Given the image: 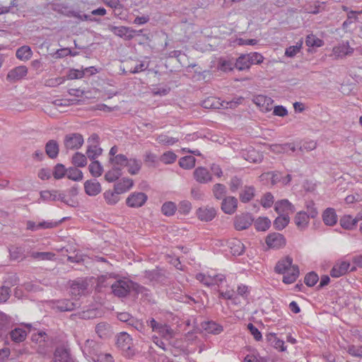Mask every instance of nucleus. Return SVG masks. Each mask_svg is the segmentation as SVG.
Instances as JSON below:
<instances>
[{
  "mask_svg": "<svg viewBox=\"0 0 362 362\" xmlns=\"http://www.w3.org/2000/svg\"><path fill=\"white\" fill-rule=\"evenodd\" d=\"M111 288L114 295L119 298L127 296L131 290L139 293L145 289L144 287L127 279L117 280L112 284Z\"/></svg>",
  "mask_w": 362,
  "mask_h": 362,
  "instance_id": "f257e3e1",
  "label": "nucleus"
},
{
  "mask_svg": "<svg viewBox=\"0 0 362 362\" xmlns=\"http://www.w3.org/2000/svg\"><path fill=\"white\" fill-rule=\"evenodd\" d=\"M146 324L151 328L152 332H156L159 336L166 340L172 339L175 337L176 332L169 325L158 322L153 317L147 320Z\"/></svg>",
  "mask_w": 362,
  "mask_h": 362,
  "instance_id": "f03ea898",
  "label": "nucleus"
},
{
  "mask_svg": "<svg viewBox=\"0 0 362 362\" xmlns=\"http://www.w3.org/2000/svg\"><path fill=\"white\" fill-rule=\"evenodd\" d=\"M117 347L127 356H130L134 354L132 339L126 332H121L117 338Z\"/></svg>",
  "mask_w": 362,
  "mask_h": 362,
  "instance_id": "7ed1b4c3",
  "label": "nucleus"
},
{
  "mask_svg": "<svg viewBox=\"0 0 362 362\" xmlns=\"http://www.w3.org/2000/svg\"><path fill=\"white\" fill-rule=\"evenodd\" d=\"M83 144V138L78 133L68 134L64 136V145L67 150H76L80 148Z\"/></svg>",
  "mask_w": 362,
  "mask_h": 362,
  "instance_id": "20e7f679",
  "label": "nucleus"
},
{
  "mask_svg": "<svg viewBox=\"0 0 362 362\" xmlns=\"http://www.w3.org/2000/svg\"><path fill=\"white\" fill-rule=\"evenodd\" d=\"M148 196L141 192L131 193L126 199V204L130 208H139L145 204Z\"/></svg>",
  "mask_w": 362,
  "mask_h": 362,
  "instance_id": "39448f33",
  "label": "nucleus"
},
{
  "mask_svg": "<svg viewBox=\"0 0 362 362\" xmlns=\"http://www.w3.org/2000/svg\"><path fill=\"white\" fill-rule=\"evenodd\" d=\"M109 30L112 32L115 35L120 37H126L127 40L132 39L136 33H140L141 30L136 31L131 28L126 26H114L109 25Z\"/></svg>",
  "mask_w": 362,
  "mask_h": 362,
  "instance_id": "423d86ee",
  "label": "nucleus"
},
{
  "mask_svg": "<svg viewBox=\"0 0 362 362\" xmlns=\"http://www.w3.org/2000/svg\"><path fill=\"white\" fill-rule=\"evenodd\" d=\"M254 219L249 213L238 215L234 218V227L238 230L248 228L253 223Z\"/></svg>",
  "mask_w": 362,
  "mask_h": 362,
  "instance_id": "0eeeda50",
  "label": "nucleus"
},
{
  "mask_svg": "<svg viewBox=\"0 0 362 362\" xmlns=\"http://www.w3.org/2000/svg\"><path fill=\"white\" fill-rule=\"evenodd\" d=\"M266 243L269 248L279 249L286 245L284 236L279 233L269 234L266 238Z\"/></svg>",
  "mask_w": 362,
  "mask_h": 362,
  "instance_id": "6e6552de",
  "label": "nucleus"
},
{
  "mask_svg": "<svg viewBox=\"0 0 362 362\" xmlns=\"http://www.w3.org/2000/svg\"><path fill=\"white\" fill-rule=\"evenodd\" d=\"M196 215L201 221L209 222L216 217V210L212 206H202L196 211Z\"/></svg>",
  "mask_w": 362,
  "mask_h": 362,
  "instance_id": "1a4fd4ad",
  "label": "nucleus"
},
{
  "mask_svg": "<svg viewBox=\"0 0 362 362\" xmlns=\"http://www.w3.org/2000/svg\"><path fill=\"white\" fill-rule=\"evenodd\" d=\"M354 48L351 47L348 41L334 46L332 49V54L335 58H344L346 56L351 55L354 53Z\"/></svg>",
  "mask_w": 362,
  "mask_h": 362,
  "instance_id": "9d476101",
  "label": "nucleus"
},
{
  "mask_svg": "<svg viewBox=\"0 0 362 362\" xmlns=\"http://www.w3.org/2000/svg\"><path fill=\"white\" fill-rule=\"evenodd\" d=\"M253 103L259 107L260 110L264 112H269L272 110L273 100L263 95H258L253 98Z\"/></svg>",
  "mask_w": 362,
  "mask_h": 362,
  "instance_id": "9b49d317",
  "label": "nucleus"
},
{
  "mask_svg": "<svg viewBox=\"0 0 362 362\" xmlns=\"http://www.w3.org/2000/svg\"><path fill=\"white\" fill-rule=\"evenodd\" d=\"M194 180L200 184H206L212 181L213 177L208 169L198 167L193 172Z\"/></svg>",
  "mask_w": 362,
  "mask_h": 362,
  "instance_id": "f8f14e48",
  "label": "nucleus"
},
{
  "mask_svg": "<svg viewBox=\"0 0 362 362\" xmlns=\"http://www.w3.org/2000/svg\"><path fill=\"white\" fill-rule=\"evenodd\" d=\"M238 199L235 197L228 196L222 199L221 208L226 214H233L238 208Z\"/></svg>",
  "mask_w": 362,
  "mask_h": 362,
  "instance_id": "ddd939ff",
  "label": "nucleus"
},
{
  "mask_svg": "<svg viewBox=\"0 0 362 362\" xmlns=\"http://www.w3.org/2000/svg\"><path fill=\"white\" fill-rule=\"evenodd\" d=\"M27 74L28 68L25 66H18L8 71L6 79L10 82H15L22 79Z\"/></svg>",
  "mask_w": 362,
  "mask_h": 362,
  "instance_id": "4468645a",
  "label": "nucleus"
},
{
  "mask_svg": "<svg viewBox=\"0 0 362 362\" xmlns=\"http://www.w3.org/2000/svg\"><path fill=\"white\" fill-rule=\"evenodd\" d=\"M77 304L67 299L57 300L52 302V308L59 312H68L74 310Z\"/></svg>",
  "mask_w": 362,
  "mask_h": 362,
  "instance_id": "2eb2a0df",
  "label": "nucleus"
},
{
  "mask_svg": "<svg viewBox=\"0 0 362 362\" xmlns=\"http://www.w3.org/2000/svg\"><path fill=\"white\" fill-rule=\"evenodd\" d=\"M275 211L279 214L288 215L295 211L294 206L287 199L278 201L275 204Z\"/></svg>",
  "mask_w": 362,
  "mask_h": 362,
  "instance_id": "dca6fc26",
  "label": "nucleus"
},
{
  "mask_svg": "<svg viewBox=\"0 0 362 362\" xmlns=\"http://www.w3.org/2000/svg\"><path fill=\"white\" fill-rule=\"evenodd\" d=\"M310 218L309 215L305 211H300L296 214L294 223L298 230H304L309 225Z\"/></svg>",
  "mask_w": 362,
  "mask_h": 362,
  "instance_id": "f3484780",
  "label": "nucleus"
},
{
  "mask_svg": "<svg viewBox=\"0 0 362 362\" xmlns=\"http://www.w3.org/2000/svg\"><path fill=\"white\" fill-rule=\"evenodd\" d=\"M84 189L89 196H96L100 193L102 188L100 182L95 180H87L84 183Z\"/></svg>",
  "mask_w": 362,
  "mask_h": 362,
  "instance_id": "a211bd4d",
  "label": "nucleus"
},
{
  "mask_svg": "<svg viewBox=\"0 0 362 362\" xmlns=\"http://www.w3.org/2000/svg\"><path fill=\"white\" fill-rule=\"evenodd\" d=\"M54 362H74L71 358L69 350L59 347L57 348L54 354Z\"/></svg>",
  "mask_w": 362,
  "mask_h": 362,
  "instance_id": "6ab92c4d",
  "label": "nucleus"
},
{
  "mask_svg": "<svg viewBox=\"0 0 362 362\" xmlns=\"http://www.w3.org/2000/svg\"><path fill=\"white\" fill-rule=\"evenodd\" d=\"M350 264L348 262H341L336 264L330 272V275L332 277L338 278L344 275L349 270Z\"/></svg>",
  "mask_w": 362,
  "mask_h": 362,
  "instance_id": "aec40b11",
  "label": "nucleus"
},
{
  "mask_svg": "<svg viewBox=\"0 0 362 362\" xmlns=\"http://www.w3.org/2000/svg\"><path fill=\"white\" fill-rule=\"evenodd\" d=\"M133 180L128 177H124L115 185L114 189L117 194H120L129 190L133 187Z\"/></svg>",
  "mask_w": 362,
  "mask_h": 362,
  "instance_id": "412c9836",
  "label": "nucleus"
},
{
  "mask_svg": "<svg viewBox=\"0 0 362 362\" xmlns=\"http://www.w3.org/2000/svg\"><path fill=\"white\" fill-rule=\"evenodd\" d=\"M87 289V284L83 280L74 281L71 285V294L74 297L83 295Z\"/></svg>",
  "mask_w": 362,
  "mask_h": 362,
  "instance_id": "4be33fe9",
  "label": "nucleus"
},
{
  "mask_svg": "<svg viewBox=\"0 0 362 362\" xmlns=\"http://www.w3.org/2000/svg\"><path fill=\"white\" fill-rule=\"evenodd\" d=\"M322 221L327 226H334L337 222V216L333 208L326 209L322 214Z\"/></svg>",
  "mask_w": 362,
  "mask_h": 362,
  "instance_id": "5701e85b",
  "label": "nucleus"
},
{
  "mask_svg": "<svg viewBox=\"0 0 362 362\" xmlns=\"http://www.w3.org/2000/svg\"><path fill=\"white\" fill-rule=\"evenodd\" d=\"M296 266V264H293V259L290 257H286L282 259H280L275 267V272L281 274L286 272L287 270H290L289 269Z\"/></svg>",
  "mask_w": 362,
  "mask_h": 362,
  "instance_id": "b1692460",
  "label": "nucleus"
},
{
  "mask_svg": "<svg viewBox=\"0 0 362 362\" xmlns=\"http://www.w3.org/2000/svg\"><path fill=\"white\" fill-rule=\"evenodd\" d=\"M228 246L233 255H240L244 252V245L238 239L233 238L229 240L228 241Z\"/></svg>",
  "mask_w": 362,
  "mask_h": 362,
  "instance_id": "393cba45",
  "label": "nucleus"
},
{
  "mask_svg": "<svg viewBox=\"0 0 362 362\" xmlns=\"http://www.w3.org/2000/svg\"><path fill=\"white\" fill-rule=\"evenodd\" d=\"M289 269L286 272L281 273L284 274L283 282L287 284L295 282L299 276V269L297 265Z\"/></svg>",
  "mask_w": 362,
  "mask_h": 362,
  "instance_id": "a878e982",
  "label": "nucleus"
},
{
  "mask_svg": "<svg viewBox=\"0 0 362 362\" xmlns=\"http://www.w3.org/2000/svg\"><path fill=\"white\" fill-rule=\"evenodd\" d=\"M255 195V189L253 186L245 185L240 192L239 198L243 203L250 202Z\"/></svg>",
  "mask_w": 362,
  "mask_h": 362,
  "instance_id": "bb28decb",
  "label": "nucleus"
},
{
  "mask_svg": "<svg viewBox=\"0 0 362 362\" xmlns=\"http://www.w3.org/2000/svg\"><path fill=\"white\" fill-rule=\"evenodd\" d=\"M59 144L55 140H49L45 145L46 154L50 158H55L59 154Z\"/></svg>",
  "mask_w": 362,
  "mask_h": 362,
  "instance_id": "cd10ccee",
  "label": "nucleus"
},
{
  "mask_svg": "<svg viewBox=\"0 0 362 362\" xmlns=\"http://www.w3.org/2000/svg\"><path fill=\"white\" fill-rule=\"evenodd\" d=\"M127 158H128L124 154H117L114 157H110L109 162L111 165L120 169L122 171V168L127 165Z\"/></svg>",
  "mask_w": 362,
  "mask_h": 362,
  "instance_id": "c85d7f7f",
  "label": "nucleus"
},
{
  "mask_svg": "<svg viewBox=\"0 0 362 362\" xmlns=\"http://www.w3.org/2000/svg\"><path fill=\"white\" fill-rule=\"evenodd\" d=\"M202 106L206 109H221L223 101L216 97H209L203 100Z\"/></svg>",
  "mask_w": 362,
  "mask_h": 362,
  "instance_id": "c756f323",
  "label": "nucleus"
},
{
  "mask_svg": "<svg viewBox=\"0 0 362 362\" xmlns=\"http://www.w3.org/2000/svg\"><path fill=\"white\" fill-rule=\"evenodd\" d=\"M142 163L140 160L136 158H127V168L128 173L131 175H136L139 173L141 168Z\"/></svg>",
  "mask_w": 362,
  "mask_h": 362,
  "instance_id": "7c9ffc66",
  "label": "nucleus"
},
{
  "mask_svg": "<svg viewBox=\"0 0 362 362\" xmlns=\"http://www.w3.org/2000/svg\"><path fill=\"white\" fill-rule=\"evenodd\" d=\"M267 339L271 344L276 349H279L281 351H284L286 350V346L284 345V341L283 340L279 339L276 334L269 333L267 336Z\"/></svg>",
  "mask_w": 362,
  "mask_h": 362,
  "instance_id": "2f4dec72",
  "label": "nucleus"
},
{
  "mask_svg": "<svg viewBox=\"0 0 362 362\" xmlns=\"http://www.w3.org/2000/svg\"><path fill=\"white\" fill-rule=\"evenodd\" d=\"M92 69H93V66L86 68L83 70L71 69L66 76V78L68 80L82 78L86 74V73H90V74L91 75L93 74V72L91 71Z\"/></svg>",
  "mask_w": 362,
  "mask_h": 362,
  "instance_id": "473e14b6",
  "label": "nucleus"
},
{
  "mask_svg": "<svg viewBox=\"0 0 362 362\" xmlns=\"http://www.w3.org/2000/svg\"><path fill=\"white\" fill-rule=\"evenodd\" d=\"M33 55V52L31 48L29 46L24 45L19 47L16 50V57L21 61H28L29 60Z\"/></svg>",
  "mask_w": 362,
  "mask_h": 362,
  "instance_id": "72a5a7b5",
  "label": "nucleus"
},
{
  "mask_svg": "<svg viewBox=\"0 0 362 362\" xmlns=\"http://www.w3.org/2000/svg\"><path fill=\"white\" fill-rule=\"evenodd\" d=\"M212 193L216 199L221 200L223 199L224 197H226V193H227V188L226 185L221 184V183H216L212 187Z\"/></svg>",
  "mask_w": 362,
  "mask_h": 362,
  "instance_id": "f704fd0d",
  "label": "nucleus"
},
{
  "mask_svg": "<svg viewBox=\"0 0 362 362\" xmlns=\"http://www.w3.org/2000/svg\"><path fill=\"white\" fill-rule=\"evenodd\" d=\"M27 336V332L22 328L17 327L10 332V337L12 341L16 343L23 341Z\"/></svg>",
  "mask_w": 362,
  "mask_h": 362,
  "instance_id": "c9c22d12",
  "label": "nucleus"
},
{
  "mask_svg": "<svg viewBox=\"0 0 362 362\" xmlns=\"http://www.w3.org/2000/svg\"><path fill=\"white\" fill-rule=\"evenodd\" d=\"M202 327L209 333L214 334H218L223 331L222 326L214 322H203L202 323Z\"/></svg>",
  "mask_w": 362,
  "mask_h": 362,
  "instance_id": "e433bc0d",
  "label": "nucleus"
},
{
  "mask_svg": "<svg viewBox=\"0 0 362 362\" xmlns=\"http://www.w3.org/2000/svg\"><path fill=\"white\" fill-rule=\"evenodd\" d=\"M290 149L294 152L296 151V146L292 143H286L284 144H273L271 146V150L276 153H284L287 152V150Z\"/></svg>",
  "mask_w": 362,
  "mask_h": 362,
  "instance_id": "4c0bfd02",
  "label": "nucleus"
},
{
  "mask_svg": "<svg viewBox=\"0 0 362 362\" xmlns=\"http://www.w3.org/2000/svg\"><path fill=\"white\" fill-rule=\"evenodd\" d=\"M71 162L74 166L83 168L87 165V158L84 154L76 152L73 155Z\"/></svg>",
  "mask_w": 362,
  "mask_h": 362,
  "instance_id": "58836bf2",
  "label": "nucleus"
},
{
  "mask_svg": "<svg viewBox=\"0 0 362 362\" xmlns=\"http://www.w3.org/2000/svg\"><path fill=\"white\" fill-rule=\"evenodd\" d=\"M119 194L115 189L114 191L107 190L103 193V197L107 204L115 205L119 200Z\"/></svg>",
  "mask_w": 362,
  "mask_h": 362,
  "instance_id": "ea45409f",
  "label": "nucleus"
},
{
  "mask_svg": "<svg viewBox=\"0 0 362 362\" xmlns=\"http://www.w3.org/2000/svg\"><path fill=\"white\" fill-rule=\"evenodd\" d=\"M340 225L343 228L352 230L356 226V220L350 215H345L341 218Z\"/></svg>",
  "mask_w": 362,
  "mask_h": 362,
  "instance_id": "a19ab883",
  "label": "nucleus"
},
{
  "mask_svg": "<svg viewBox=\"0 0 362 362\" xmlns=\"http://www.w3.org/2000/svg\"><path fill=\"white\" fill-rule=\"evenodd\" d=\"M251 64L249 61V58L247 57V54H243L240 56L235 64V66L238 70H245L248 69L250 67Z\"/></svg>",
  "mask_w": 362,
  "mask_h": 362,
  "instance_id": "79ce46f5",
  "label": "nucleus"
},
{
  "mask_svg": "<svg viewBox=\"0 0 362 362\" xmlns=\"http://www.w3.org/2000/svg\"><path fill=\"white\" fill-rule=\"evenodd\" d=\"M274 221V226L276 229L283 230L289 223L290 218L288 215L279 214Z\"/></svg>",
  "mask_w": 362,
  "mask_h": 362,
  "instance_id": "37998d69",
  "label": "nucleus"
},
{
  "mask_svg": "<svg viewBox=\"0 0 362 362\" xmlns=\"http://www.w3.org/2000/svg\"><path fill=\"white\" fill-rule=\"evenodd\" d=\"M271 221L267 217H259L255 221V228L259 231H265L270 227Z\"/></svg>",
  "mask_w": 362,
  "mask_h": 362,
  "instance_id": "c03bdc74",
  "label": "nucleus"
},
{
  "mask_svg": "<svg viewBox=\"0 0 362 362\" xmlns=\"http://www.w3.org/2000/svg\"><path fill=\"white\" fill-rule=\"evenodd\" d=\"M122 175V171L119 168L112 165V168L105 175V179L108 182L117 180Z\"/></svg>",
  "mask_w": 362,
  "mask_h": 362,
  "instance_id": "a18cd8bd",
  "label": "nucleus"
},
{
  "mask_svg": "<svg viewBox=\"0 0 362 362\" xmlns=\"http://www.w3.org/2000/svg\"><path fill=\"white\" fill-rule=\"evenodd\" d=\"M89 171L92 176L100 177L103 172V168L98 160L93 161L88 166Z\"/></svg>",
  "mask_w": 362,
  "mask_h": 362,
  "instance_id": "49530a36",
  "label": "nucleus"
},
{
  "mask_svg": "<svg viewBox=\"0 0 362 362\" xmlns=\"http://www.w3.org/2000/svg\"><path fill=\"white\" fill-rule=\"evenodd\" d=\"M196 159L192 156H185L181 158L179 161V165L184 169H192L195 165Z\"/></svg>",
  "mask_w": 362,
  "mask_h": 362,
  "instance_id": "de8ad7c7",
  "label": "nucleus"
},
{
  "mask_svg": "<svg viewBox=\"0 0 362 362\" xmlns=\"http://www.w3.org/2000/svg\"><path fill=\"white\" fill-rule=\"evenodd\" d=\"M66 176L69 179L74 181H81L83 177L82 171L76 168H70L67 169Z\"/></svg>",
  "mask_w": 362,
  "mask_h": 362,
  "instance_id": "09e8293b",
  "label": "nucleus"
},
{
  "mask_svg": "<svg viewBox=\"0 0 362 362\" xmlns=\"http://www.w3.org/2000/svg\"><path fill=\"white\" fill-rule=\"evenodd\" d=\"M191 197L197 201H203L205 198V194L202 189L201 187L198 185H194L192 187L190 190Z\"/></svg>",
  "mask_w": 362,
  "mask_h": 362,
  "instance_id": "8fccbe9b",
  "label": "nucleus"
},
{
  "mask_svg": "<svg viewBox=\"0 0 362 362\" xmlns=\"http://www.w3.org/2000/svg\"><path fill=\"white\" fill-rule=\"evenodd\" d=\"M102 148L97 144L91 145L88 147L86 151L87 156L90 160H94L102 153Z\"/></svg>",
  "mask_w": 362,
  "mask_h": 362,
  "instance_id": "3c124183",
  "label": "nucleus"
},
{
  "mask_svg": "<svg viewBox=\"0 0 362 362\" xmlns=\"http://www.w3.org/2000/svg\"><path fill=\"white\" fill-rule=\"evenodd\" d=\"M177 206L173 202H167L164 203L161 207L162 213L165 216H173L175 213Z\"/></svg>",
  "mask_w": 362,
  "mask_h": 362,
  "instance_id": "603ef678",
  "label": "nucleus"
},
{
  "mask_svg": "<svg viewBox=\"0 0 362 362\" xmlns=\"http://www.w3.org/2000/svg\"><path fill=\"white\" fill-rule=\"evenodd\" d=\"M260 179L264 180L265 179L271 178L272 184L275 185L278 182H281V176L279 172H268L265 173H262L260 175Z\"/></svg>",
  "mask_w": 362,
  "mask_h": 362,
  "instance_id": "864d4df0",
  "label": "nucleus"
},
{
  "mask_svg": "<svg viewBox=\"0 0 362 362\" xmlns=\"http://www.w3.org/2000/svg\"><path fill=\"white\" fill-rule=\"evenodd\" d=\"M54 255V253L49 252H33L30 257L40 260H52Z\"/></svg>",
  "mask_w": 362,
  "mask_h": 362,
  "instance_id": "5fc2aeb1",
  "label": "nucleus"
},
{
  "mask_svg": "<svg viewBox=\"0 0 362 362\" xmlns=\"http://www.w3.org/2000/svg\"><path fill=\"white\" fill-rule=\"evenodd\" d=\"M40 199L44 202H54L57 200V190H44L40 192Z\"/></svg>",
  "mask_w": 362,
  "mask_h": 362,
  "instance_id": "6e6d98bb",
  "label": "nucleus"
},
{
  "mask_svg": "<svg viewBox=\"0 0 362 362\" xmlns=\"http://www.w3.org/2000/svg\"><path fill=\"white\" fill-rule=\"evenodd\" d=\"M110 331V325L106 322L98 323L95 327V332L100 338L105 337Z\"/></svg>",
  "mask_w": 362,
  "mask_h": 362,
  "instance_id": "4d7b16f0",
  "label": "nucleus"
},
{
  "mask_svg": "<svg viewBox=\"0 0 362 362\" xmlns=\"http://www.w3.org/2000/svg\"><path fill=\"white\" fill-rule=\"evenodd\" d=\"M303 42L300 41L296 43L294 46H290L285 51V55L288 57H295L300 51L302 47Z\"/></svg>",
  "mask_w": 362,
  "mask_h": 362,
  "instance_id": "13d9d810",
  "label": "nucleus"
},
{
  "mask_svg": "<svg viewBox=\"0 0 362 362\" xmlns=\"http://www.w3.org/2000/svg\"><path fill=\"white\" fill-rule=\"evenodd\" d=\"M156 141L160 144L170 146L177 142L178 139L165 134H160L157 136Z\"/></svg>",
  "mask_w": 362,
  "mask_h": 362,
  "instance_id": "bf43d9fd",
  "label": "nucleus"
},
{
  "mask_svg": "<svg viewBox=\"0 0 362 362\" xmlns=\"http://www.w3.org/2000/svg\"><path fill=\"white\" fill-rule=\"evenodd\" d=\"M242 185V180L237 176L233 177L229 182V187L231 192H236Z\"/></svg>",
  "mask_w": 362,
  "mask_h": 362,
  "instance_id": "052dcab7",
  "label": "nucleus"
},
{
  "mask_svg": "<svg viewBox=\"0 0 362 362\" xmlns=\"http://www.w3.org/2000/svg\"><path fill=\"white\" fill-rule=\"evenodd\" d=\"M305 207L307 209V214L309 215L310 218H315L318 215V211L317 208L315 207V204L313 201H308L305 204Z\"/></svg>",
  "mask_w": 362,
  "mask_h": 362,
  "instance_id": "680f3d73",
  "label": "nucleus"
},
{
  "mask_svg": "<svg viewBox=\"0 0 362 362\" xmlns=\"http://www.w3.org/2000/svg\"><path fill=\"white\" fill-rule=\"evenodd\" d=\"M346 351L354 357H362V345H348L346 348Z\"/></svg>",
  "mask_w": 362,
  "mask_h": 362,
  "instance_id": "e2e57ef3",
  "label": "nucleus"
},
{
  "mask_svg": "<svg viewBox=\"0 0 362 362\" xmlns=\"http://www.w3.org/2000/svg\"><path fill=\"white\" fill-rule=\"evenodd\" d=\"M177 156L173 151H167L160 156V161L165 164H171L175 161Z\"/></svg>",
  "mask_w": 362,
  "mask_h": 362,
  "instance_id": "0e129e2a",
  "label": "nucleus"
},
{
  "mask_svg": "<svg viewBox=\"0 0 362 362\" xmlns=\"http://www.w3.org/2000/svg\"><path fill=\"white\" fill-rule=\"evenodd\" d=\"M319 278L317 274L312 272L306 274L304 282L308 286H313L318 281Z\"/></svg>",
  "mask_w": 362,
  "mask_h": 362,
  "instance_id": "69168bd1",
  "label": "nucleus"
},
{
  "mask_svg": "<svg viewBox=\"0 0 362 362\" xmlns=\"http://www.w3.org/2000/svg\"><path fill=\"white\" fill-rule=\"evenodd\" d=\"M192 209V204L188 200H183L180 202L178 211L180 214H188Z\"/></svg>",
  "mask_w": 362,
  "mask_h": 362,
  "instance_id": "338daca9",
  "label": "nucleus"
},
{
  "mask_svg": "<svg viewBox=\"0 0 362 362\" xmlns=\"http://www.w3.org/2000/svg\"><path fill=\"white\" fill-rule=\"evenodd\" d=\"M67 170H66L65 167L62 164H57L54 167L53 175L55 179H61L62 178L65 174H66Z\"/></svg>",
  "mask_w": 362,
  "mask_h": 362,
  "instance_id": "774afa93",
  "label": "nucleus"
}]
</instances>
